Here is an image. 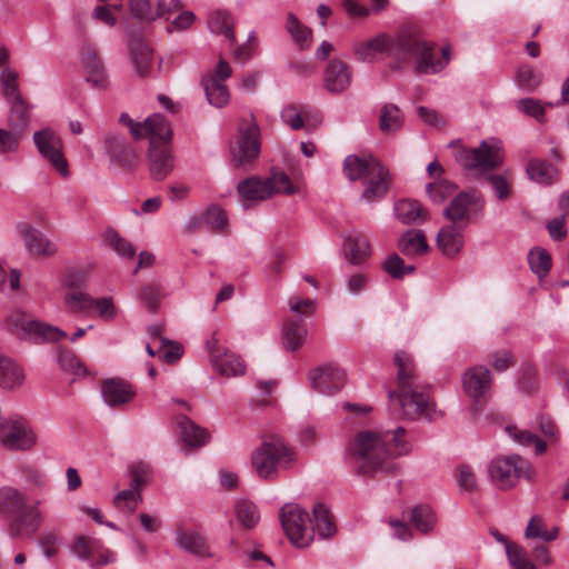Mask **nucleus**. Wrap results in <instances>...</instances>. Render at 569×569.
I'll list each match as a JSON object with an SVG mask.
<instances>
[{"mask_svg":"<svg viewBox=\"0 0 569 569\" xmlns=\"http://www.w3.org/2000/svg\"><path fill=\"white\" fill-rule=\"evenodd\" d=\"M158 352L161 353V357L168 363H172L181 358L183 350L179 343L169 341L166 338H160V348Z\"/></svg>","mask_w":569,"mask_h":569,"instance_id":"0e129e2a","label":"nucleus"},{"mask_svg":"<svg viewBox=\"0 0 569 569\" xmlns=\"http://www.w3.org/2000/svg\"><path fill=\"white\" fill-rule=\"evenodd\" d=\"M343 256L352 264L363 263L371 256L368 239L359 231L345 237Z\"/></svg>","mask_w":569,"mask_h":569,"instance_id":"bb28decb","label":"nucleus"},{"mask_svg":"<svg viewBox=\"0 0 569 569\" xmlns=\"http://www.w3.org/2000/svg\"><path fill=\"white\" fill-rule=\"evenodd\" d=\"M103 149L120 166L133 168L137 163L138 156L136 151L128 144L124 138L110 132L103 138Z\"/></svg>","mask_w":569,"mask_h":569,"instance_id":"5701e85b","label":"nucleus"},{"mask_svg":"<svg viewBox=\"0 0 569 569\" xmlns=\"http://www.w3.org/2000/svg\"><path fill=\"white\" fill-rule=\"evenodd\" d=\"M176 537L177 545L182 550L197 556H202L206 552V541L199 533L192 530L179 529Z\"/></svg>","mask_w":569,"mask_h":569,"instance_id":"a18cd8bd","label":"nucleus"},{"mask_svg":"<svg viewBox=\"0 0 569 569\" xmlns=\"http://www.w3.org/2000/svg\"><path fill=\"white\" fill-rule=\"evenodd\" d=\"M457 477L461 490L470 492L477 488L476 477L469 466L462 465L458 467Z\"/></svg>","mask_w":569,"mask_h":569,"instance_id":"69168bd1","label":"nucleus"},{"mask_svg":"<svg viewBox=\"0 0 569 569\" xmlns=\"http://www.w3.org/2000/svg\"><path fill=\"white\" fill-rule=\"evenodd\" d=\"M396 217L405 224L420 223L427 220L428 212L417 200L402 199L395 204Z\"/></svg>","mask_w":569,"mask_h":569,"instance_id":"c9c22d12","label":"nucleus"},{"mask_svg":"<svg viewBox=\"0 0 569 569\" xmlns=\"http://www.w3.org/2000/svg\"><path fill=\"white\" fill-rule=\"evenodd\" d=\"M148 168L150 177L156 181L166 179L174 168V158L170 148L164 143H154L149 147Z\"/></svg>","mask_w":569,"mask_h":569,"instance_id":"412c9836","label":"nucleus"},{"mask_svg":"<svg viewBox=\"0 0 569 569\" xmlns=\"http://www.w3.org/2000/svg\"><path fill=\"white\" fill-rule=\"evenodd\" d=\"M482 210L483 201L476 191L460 192L445 208V217L455 226L465 227L470 222L471 209Z\"/></svg>","mask_w":569,"mask_h":569,"instance_id":"aec40b11","label":"nucleus"},{"mask_svg":"<svg viewBox=\"0 0 569 569\" xmlns=\"http://www.w3.org/2000/svg\"><path fill=\"white\" fill-rule=\"evenodd\" d=\"M0 442L10 450H28L36 437L27 420L16 415L0 420Z\"/></svg>","mask_w":569,"mask_h":569,"instance_id":"f8f14e48","label":"nucleus"},{"mask_svg":"<svg viewBox=\"0 0 569 569\" xmlns=\"http://www.w3.org/2000/svg\"><path fill=\"white\" fill-rule=\"evenodd\" d=\"M143 138L148 137L150 140V146L152 141L154 143H167L170 141L172 131L167 119L160 114L154 113L148 117L143 122Z\"/></svg>","mask_w":569,"mask_h":569,"instance_id":"2f4dec72","label":"nucleus"},{"mask_svg":"<svg viewBox=\"0 0 569 569\" xmlns=\"http://www.w3.org/2000/svg\"><path fill=\"white\" fill-rule=\"evenodd\" d=\"M33 141L41 156L50 162L51 167L62 177H68L69 168L62 154L60 137L51 129L46 128L33 133Z\"/></svg>","mask_w":569,"mask_h":569,"instance_id":"2eb2a0df","label":"nucleus"},{"mask_svg":"<svg viewBox=\"0 0 569 569\" xmlns=\"http://www.w3.org/2000/svg\"><path fill=\"white\" fill-rule=\"evenodd\" d=\"M380 164L372 156L359 157L350 154L343 161V172L350 181H356L366 179L373 171V167Z\"/></svg>","mask_w":569,"mask_h":569,"instance_id":"c85d7f7f","label":"nucleus"},{"mask_svg":"<svg viewBox=\"0 0 569 569\" xmlns=\"http://www.w3.org/2000/svg\"><path fill=\"white\" fill-rule=\"evenodd\" d=\"M57 361L62 370L76 376H86L88 373L84 365L70 350L60 349Z\"/></svg>","mask_w":569,"mask_h":569,"instance_id":"bf43d9fd","label":"nucleus"},{"mask_svg":"<svg viewBox=\"0 0 569 569\" xmlns=\"http://www.w3.org/2000/svg\"><path fill=\"white\" fill-rule=\"evenodd\" d=\"M208 27L211 32L223 34L230 43L234 42L232 18L227 11H213L208 18Z\"/></svg>","mask_w":569,"mask_h":569,"instance_id":"49530a36","label":"nucleus"},{"mask_svg":"<svg viewBox=\"0 0 569 569\" xmlns=\"http://www.w3.org/2000/svg\"><path fill=\"white\" fill-rule=\"evenodd\" d=\"M280 521L289 540L298 548L308 547L312 541L309 515L298 505L287 503L280 510Z\"/></svg>","mask_w":569,"mask_h":569,"instance_id":"9d476101","label":"nucleus"},{"mask_svg":"<svg viewBox=\"0 0 569 569\" xmlns=\"http://www.w3.org/2000/svg\"><path fill=\"white\" fill-rule=\"evenodd\" d=\"M405 433L402 427L393 431H360L347 447V461L355 473L362 477L395 472L398 469L396 459L409 451Z\"/></svg>","mask_w":569,"mask_h":569,"instance_id":"f257e3e1","label":"nucleus"},{"mask_svg":"<svg viewBox=\"0 0 569 569\" xmlns=\"http://www.w3.org/2000/svg\"><path fill=\"white\" fill-rule=\"evenodd\" d=\"M8 329L21 340L39 342H56L67 337V333L47 323L32 319L22 311H13L7 319Z\"/></svg>","mask_w":569,"mask_h":569,"instance_id":"1a4fd4ad","label":"nucleus"},{"mask_svg":"<svg viewBox=\"0 0 569 569\" xmlns=\"http://www.w3.org/2000/svg\"><path fill=\"white\" fill-rule=\"evenodd\" d=\"M410 521L419 532L429 533L433 530L437 518L429 506L418 505L410 510Z\"/></svg>","mask_w":569,"mask_h":569,"instance_id":"c03bdc74","label":"nucleus"},{"mask_svg":"<svg viewBox=\"0 0 569 569\" xmlns=\"http://www.w3.org/2000/svg\"><path fill=\"white\" fill-rule=\"evenodd\" d=\"M352 79L350 67L338 59L331 60L323 76L325 88L331 93H341L349 88Z\"/></svg>","mask_w":569,"mask_h":569,"instance_id":"b1692460","label":"nucleus"},{"mask_svg":"<svg viewBox=\"0 0 569 569\" xmlns=\"http://www.w3.org/2000/svg\"><path fill=\"white\" fill-rule=\"evenodd\" d=\"M542 81V74L529 66H522L517 72V82L522 89L532 92Z\"/></svg>","mask_w":569,"mask_h":569,"instance_id":"680f3d73","label":"nucleus"},{"mask_svg":"<svg viewBox=\"0 0 569 569\" xmlns=\"http://www.w3.org/2000/svg\"><path fill=\"white\" fill-rule=\"evenodd\" d=\"M309 528L312 529V536L317 532L320 538L326 539L330 538L336 532L332 516L322 503L315 505L313 517H309Z\"/></svg>","mask_w":569,"mask_h":569,"instance_id":"e433bc0d","label":"nucleus"},{"mask_svg":"<svg viewBox=\"0 0 569 569\" xmlns=\"http://www.w3.org/2000/svg\"><path fill=\"white\" fill-rule=\"evenodd\" d=\"M398 48L410 52V58L415 60V70L419 73H437L445 69L449 63L451 48L446 46L441 49V59H437L431 43L422 40L418 34L412 37H402L399 40Z\"/></svg>","mask_w":569,"mask_h":569,"instance_id":"0eeeda50","label":"nucleus"},{"mask_svg":"<svg viewBox=\"0 0 569 569\" xmlns=\"http://www.w3.org/2000/svg\"><path fill=\"white\" fill-rule=\"evenodd\" d=\"M237 191L243 208L248 209L251 203L264 201L274 193L292 194L296 188L284 172L277 171L263 179L256 176L243 179L238 183Z\"/></svg>","mask_w":569,"mask_h":569,"instance_id":"39448f33","label":"nucleus"},{"mask_svg":"<svg viewBox=\"0 0 569 569\" xmlns=\"http://www.w3.org/2000/svg\"><path fill=\"white\" fill-rule=\"evenodd\" d=\"M393 365L397 388L388 392L391 410L406 420L420 418L432 420L436 413L435 403L419 385L412 356L403 350H398L393 355Z\"/></svg>","mask_w":569,"mask_h":569,"instance_id":"f03ea898","label":"nucleus"},{"mask_svg":"<svg viewBox=\"0 0 569 569\" xmlns=\"http://www.w3.org/2000/svg\"><path fill=\"white\" fill-rule=\"evenodd\" d=\"M506 431L520 446H533L537 455L543 453L547 449V443L531 431L519 430L515 426H507Z\"/></svg>","mask_w":569,"mask_h":569,"instance_id":"3c124183","label":"nucleus"},{"mask_svg":"<svg viewBox=\"0 0 569 569\" xmlns=\"http://www.w3.org/2000/svg\"><path fill=\"white\" fill-rule=\"evenodd\" d=\"M179 433L183 442L190 448L204 446L209 441L208 431L196 425L189 417L179 416L177 418Z\"/></svg>","mask_w":569,"mask_h":569,"instance_id":"c756f323","label":"nucleus"},{"mask_svg":"<svg viewBox=\"0 0 569 569\" xmlns=\"http://www.w3.org/2000/svg\"><path fill=\"white\" fill-rule=\"evenodd\" d=\"M456 161L468 171L485 173L499 168L503 162L502 142L496 138L482 140L477 148L461 147L455 154Z\"/></svg>","mask_w":569,"mask_h":569,"instance_id":"423d86ee","label":"nucleus"},{"mask_svg":"<svg viewBox=\"0 0 569 569\" xmlns=\"http://www.w3.org/2000/svg\"><path fill=\"white\" fill-rule=\"evenodd\" d=\"M232 74V68L224 60L220 59L214 70L202 77L201 84L206 92L208 102L216 108H223L230 101V93L224 81Z\"/></svg>","mask_w":569,"mask_h":569,"instance_id":"ddd939ff","label":"nucleus"},{"mask_svg":"<svg viewBox=\"0 0 569 569\" xmlns=\"http://www.w3.org/2000/svg\"><path fill=\"white\" fill-rule=\"evenodd\" d=\"M21 233L24 239V243L28 250L38 256H52L57 251L56 244L50 241L41 231L24 226L21 229Z\"/></svg>","mask_w":569,"mask_h":569,"instance_id":"72a5a7b5","label":"nucleus"},{"mask_svg":"<svg viewBox=\"0 0 569 569\" xmlns=\"http://www.w3.org/2000/svg\"><path fill=\"white\" fill-rule=\"evenodd\" d=\"M459 226L449 224L442 227L437 234V244L447 257H453L463 247V236Z\"/></svg>","mask_w":569,"mask_h":569,"instance_id":"7c9ffc66","label":"nucleus"},{"mask_svg":"<svg viewBox=\"0 0 569 569\" xmlns=\"http://www.w3.org/2000/svg\"><path fill=\"white\" fill-rule=\"evenodd\" d=\"M227 223L224 212L217 206H210L200 218L194 221L193 227L206 226L212 231H220Z\"/></svg>","mask_w":569,"mask_h":569,"instance_id":"5fc2aeb1","label":"nucleus"},{"mask_svg":"<svg viewBox=\"0 0 569 569\" xmlns=\"http://www.w3.org/2000/svg\"><path fill=\"white\" fill-rule=\"evenodd\" d=\"M398 248L407 257H416L428 251L429 247L421 230H408L398 242Z\"/></svg>","mask_w":569,"mask_h":569,"instance_id":"4c0bfd02","label":"nucleus"},{"mask_svg":"<svg viewBox=\"0 0 569 569\" xmlns=\"http://www.w3.org/2000/svg\"><path fill=\"white\" fill-rule=\"evenodd\" d=\"M102 397L107 405L117 407L130 402L136 396L133 387L121 379H108L102 383Z\"/></svg>","mask_w":569,"mask_h":569,"instance_id":"a878e982","label":"nucleus"},{"mask_svg":"<svg viewBox=\"0 0 569 569\" xmlns=\"http://www.w3.org/2000/svg\"><path fill=\"white\" fill-rule=\"evenodd\" d=\"M286 30L300 50L309 48L312 31L305 26L292 12L287 16Z\"/></svg>","mask_w":569,"mask_h":569,"instance_id":"a19ab883","label":"nucleus"},{"mask_svg":"<svg viewBox=\"0 0 569 569\" xmlns=\"http://www.w3.org/2000/svg\"><path fill=\"white\" fill-rule=\"evenodd\" d=\"M2 91L8 103L22 99L18 86V73L9 68L1 73Z\"/></svg>","mask_w":569,"mask_h":569,"instance_id":"13d9d810","label":"nucleus"},{"mask_svg":"<svg viewBox=\"0 0 569 569\" xmlns=\"http://www.w3.org/2000/svg\"><path fill=\"white\" fill-rule=\"evenodd\" d=\"M213 365L219 373L226 377L240 376L246 371V365L242 359L227 351Z\"/></svg>","mask_w":569,"mask_h":569,"instance_id":"09e8293b","label":"nucleus"},{"mask_svg":"<svg viewBox=\"0 0 569 569\" xmlns=\"http://www.w3.org/2000/svg\"><path fill=\"white\" fill-rule=\"evenodd\" d=\"M530 180L540 184H550L558 176V170L545 160L535 159L527 166Z\"/></svg>","mask_w":569,"mask_h":569,"instance_id":"37998d69","label":"nucleus"},{"mask_svg":"<svg viewBox=\"0 0 569 569\" xmlns=\"http://www.w3.org/2000/svg\"><path fill=\"white\" fill-rule=\"evenodd\" d=\"M528 539H541L542 541L555 540L558 536V529L552 528L551 530L546 529V525L540 517H532L526 528L525 532Z\"/></svg>","mask_w":569,"mask_h":569,"instance_id":"4d7b16f0","label":"nucleus"},{"mask_svg":"<svg viewBox=\"0 0 569 569\" xmlns=\"http://www.w3.org/2000/svg\"><path fill=\"white\" fill-rule=\"evenodd\" d=\"M528 262L533 273L539 279H543L550 271L551 257L547 250L542 248L532 249L528 254Z\"/></svg>","mask_w":569,"mask_h":569,"instance_id":"864d4df0","label":"nucleus"},{"mask_svg":"<svg viewBox=\"0 0 569 569\" xmlns=\"http://www.w3.org/2000/svg\"><path fill=\"white\" fill-rule=\"evenodd\" d=\"M64 302L70 312H84L90 313L91 310L96 309L100 318L106 321H110L116 317V307L111 297H103L100 299H93L89 295L78 291L67 293Z\"/></svg>","mask_w":569,"mask_h":569,"instance_id":"f3484780","label":"nucleus"},{"mask_svg":"<svg viewBox=\"0 0 569 569\" xmlns=\"http://www.w3.org/2000/svg\"><path fill=\"white\" fill-rule=\"evenodd\" d=\"M24 373L12 359L0 356V388L13 389L22 385Z\"/></svg>","mask_w":569,"mask_h":569,"instance_id":"58836bf2","label":"nucleus"},{"mask_svg":"<svg viewBox=\"0 0 569 569\" xmlns=\"http://www.w3.org/2000/svg\"><path fill=\"white\" fill-rule=\"evenodd\" d=\"M383 270L395 279H401L407 273L416 270L413 264H405L403 260L397 254H390L382 264Z\"/></svg>","mask_w":569,"mask_h":569,"instance_id":"052dcab7","label":"nucleus"},{"mask_svg":"<svg viewBox=\"0 0 569 569\" xmlns=\"http://www.w3.org/2000/svg\"><path fill=\"white\" fill-rule=\"evenodd\" d=\"M488 472L491 481L503 490L515 487L521 478H535L532 465L519 455L495 458L488 467Z\"/></svg>","mask_w":569,"mask_h":569,"instance_id":"6e6552de","label":"nucleus"},{"mask_svg":"<svg viewBox=\"0 0 569 569\" xmlns=\"http://www.w3.org/2000/svg\"><path fill=\"white\" fill-rule=\"evenodd\" d=\"M495 193L499 200H505L510 194V180L506 174H491L489 177Z\"/></svg>","mask_w":569,"mask_h":569,"instance_id":"774afa93","label":"nucleus"},{"mask_svg":"<svg viewBox=\"0 0 569 569\" xmlns=\"http://www.w3.org/2000/svg\"><path fill=\"white\" fill-rule=\"evenodd\" d=\"M310 108L305 104H288L281 111V120L292 130H300L305 126Z\"/></svg>","mask_w":569,"mask_h":569,"instance_id":"8fccbe9b","label":"nucleus"},{"mask_svg":"<svg viewBox=\"0 0 569 569\" xmlns=\"http://www.w3.org/2000/svg\"><path fill=\"white\" fill-rule=\"evenodd\" d=\"M402 37H412V32L403 31L396 38H390L389 36L381 33L372 39L355 43L353 50L357 58L361 61L369 60L377 53L383 52H387L397 60L403 61L410 58V52L402 51L398 48L399 40Z\"/></svg>","mask_w":569,"mask_h":569,"instance_id":"9b49d317","label":"nucleus"},{"mask_svg":"<svg viewBox=\"0 0 569 569\" xmlns=\"http://www.w3.org/2000/svg\"><path fill=\"white\" fill-rule=\"evenodd\" d=\"M236 517L238 522L247 529H252L260 519L258 507L248 500L237 502Z\"/></svg>","mask_w":569,"mask_h":569,"instance_id":"6e6d98bb","label":"nucleus"},{"mask_svg":"<svg viewBox=\"0 0 569 569\" xmlns=\"http://www.w3.org/2000/svg\"><path fill=\"white\" fill-rule=\"evenodd\" d=\"M295 460L293 449L277 435L263 437L251 453V466L257 476L264 480L277 479L280 471L289 469Z\"/></svg>","mask_w":569,"mask_h":569,"instance_id":"20e7f679","label":"nucleus"},{"mask_svg":"<svg viewBox=\"0 0 569 569\" xmlns=\"http://www.w3.org/2000/svg\"><path fill=\"white\" fill-rule=\"evenodd\" d=\"M493 538L506 548L508 561L512 569H537L536 565L528 558V552L519 545L511 543L498 530H492Z\"/></svg>","mask_w":569,"mask_h":569,"instance_id":"473e14b6","label":"nucleus"},{"mask_svg":"<svg viewBox=\"0 0 569 569\" xmlns=\"http://www.w3.org/2000/svg\"><path fill=\"white\" fill-rule=\"evenodd\" d=\"M103 243L122 258L131 259L136 256V248L133 244L122 238L114 229H107L104 231Z\"/></svg>","mask_w":569,"mask_h":569,"instance_id":"de8ad7c7","label":"nucleus"},{"mask_svg":"<svg viewBox=\"0 0 569 569\" xmlns=\"http://www.w3.org/2000/svg\"><path fill=\"white\" fill-rule=\"evenodd\" d=\"M81 63L86 70V80L94 87H104L108 74L98 50L86 43L80 49Z\"/></svg>","mask_w":569,"mask_h":569,"instance_id":"4be33fe9","label":"nucleus"},{"mask_svg":"<svg viewBox=\"0 0 569 569\" xmlns=\"http://www.w3.org/2000/svg\"><path fill=\"white\" fill-rule=\"evenodd\" d=\"M129 51L136 72L144 78L152 66V50L140 36H132L129 40Z\"/></svg>","mask_w":569,"mask_h":569,"instance_id":"cd10ccee","label":"nucleus"},{"mask_svg":"<svg viewBox=\"0 0 569 569\" xmlns=\"http://www.w3.org/2000/svg\"><path fill=\"white\" fill-rule=\"evenodd\" d=\"M366 187L362 191L361 198L367 202H373L382 198L390 186V174L387 168L382 164L375 166L371 174L367 176Z\"/></svg>","mask_w":569,"mask_h":569,"instance_id":"393cba45","label":"nucleus"},{"mask_svg":"<svg viewBox=\"0 0 569 569\" xmlns=\"http://www.w3.org/2000/svg\"><path fill=\"white\" fill-rule=\"evenodd\" d=\"M239 133V140L231 148L232 160L238 168L251 163L260 153V129L252 117L249 122L240 123Z\"/></svg>","mask_w":569,"mask_h":569,"instance_id":"4468645a","label":"nucleus"},{"mask_svg":"<svg viewBox=\"0 0 569 569\" xmlns=\"http://www.w3.org/2000/svg\"><path fill=\"white\" fill-rule=\"evenodd\" d=\"M403 123L402 114L398 106L393 103L385 104L380 110L379 129L385 134L397 132Z\"/></svg>","mask_w":569,"mask_h":569,"instance_id":"79ce46f5","label":"nucleus"},{"mask_svg":"<svg viewBox=\"0 0 569 569\" xmlns=\"http://www.w3.org/2000/svg\"><path fill=\"white\" fill-rule=\"evenodd\" d=\"M308 329L302 320H287L282 327V345L288 351L298 350L305 342Z\"/></svg>","mask_w":569,"mask_h":569,"instance_id":"f704fd0d","label":"nucleus"},{"mask_svg":"<svg viewBox=\"0 0 569 569\" xmlns=\"http://www.w3.org/2000/svg\"><path fill=\"white\" fill-rule=\"evenodd\" d=\"M463 392L470 399L479 402L491 397L492 375L485 366H472L461 375Z\"/></svg>","mask_w":569,"mask_h":569,"instance_id":"a211bd4d","label":"nucleus"},{"mask_svg":"<svg viewBox=\"0 0 569 569\" xmlns=\"http://www.w3.org/2000/svg\"><path fill=\"white\" fill-rule=\"evenodd\" d=\"M0 512L9 520V535L19 537L22 529L37 531L43 521L40 501L30 503L26 493L14 487L0 488Z\"/></svg>","mask_w":569,"mask_h":569,"instance_id":"7ed1b4c3","label":"nucleus"},{"mask_svg":"<svg viewBox=\"0 0 569 569\" xmlns=\"http://www.w3.org/2000/svg\"><path fill=\"white\" fill-rule=\"evenodd\" d=\"M23 136V123L11 121V130L0 129V153L13 152L18 149Z\"/></svg>","mask_w":569,"mask_h":569,"instance_id":"603ef678","label":"nucleus"},{"mask_svg":"<svg viewBox=\"0 0 569 569\" xmlns=\"http://www.w3.org/2000/svg\"><path fill=\"white\" fill-rule=\"evenodd\" d=\"M345 370L333 365H325L309 371L308 380L311 389L325 396L339 392L346 383Z\"/></svg>","mask_w":569,"mask_h":569,"instance_id":"6ab92c4d","label":"nucleus"},{"mask_svg":"<svg viewBox=\"0 0 569 569\" xmlns=\"http://www.w3.org/2000/svg\"><path fill=\"white\" fill-rule=\"evenodd\" d=\"M456 189V184L445 179L427 186L429 197L437 203L445 201Z\"/></svg>","mask_w":569,"mask_h":569,"instance_id":"e2e57ef3","label":"nucleus"},{"mask_svg":"<svg viewBox=\"0 0 569 569\" xmlns=\"http://www.w3.org/2000/svg\"><path fill=\"white\" fill-rule=\"evenodd\" d=\"M517 103L518 108L528 116H531L538 120H541V118L543 117L545 108L542 107L539 100L532 98H525L520 99Z\"/></svg>","mask_w":569,"mask_h":569,"instance_id":"338daca9","label":"nucleus"},{"mask_svg":"<svg viewBox=\"0 0 569 569\" xmlns=\"http://www.w3.org/2000/svg\"><path fill=\"white\" fill-rule=\"evenodd\" d=\"M70 548L74 556L87 561L92 568L108 565L116 559L114 553L99 539L83 535L76 536Z\"/></svg>","mask_w":569,"mask_h":569,"instance_id":"dca6fc26","label":"nucleus"},{"mask_svg":"<svg viewBox=\"0 0 569 569\" xmlns=\"http://www.w3.org/2000/svg\"><path fill=\"white\" fill-rule=\"evenodd\" d=\"M132 17L143 21H154L164 17V1H159L153 9L150 0H126Z\"/></svg>","mask_w":569,"mask_h":569,"instance_id":"ea45409f","label":"nucleus"}]
</instances>
